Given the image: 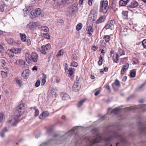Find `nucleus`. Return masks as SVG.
I'll list each match as a JSON object with an SVG mask.
<instances>
[{"label": "nucleus", "instance_id": "3", "mask_svg": "<svg viewBox=\"0 0 146 146\" xmlns=\"http://www.w3.org/2000/svg\"><path fill=\"white\" fill-rule=\"evenodd\" d=\"M112 135L109 137L106 138L105 139V141H109L111 139H113L114 138H119L121 142H125V140L124 137L118 133L113 132L112 133Z\"/></svg>", "mask_w": 146, "mask_h": 146}, {"label": "nucleus", "instance_id": "36", "mask_svg": "<svg viewBox=\"0 0 146 146\" xmlns=\"http://www.w3.org/2000/svg\"><path fill=\"white\" fill-rule=\"evenodd\" d=\"M82 24L81 23H80L78 24L76 27V29L77 30L79 31L82 28Z\"/></svg>", "mask_w": 146, "mask_h": 146}, {"label": "nucleus", "instance_id": "27", "mask_svg": "<svg viewBox=\"0 0 146 146\" xmlns=\"http://www.w3.org/2000/svg\"><path fill=\"white\" fill-rule=\"evenodd\" d=\"M31 56L28 53L26 54L25 56V58L26 60L28 62H29L31 60Z\"/></svg>", "mask_w": 146, "mask_h": 146}, {"label": "nucleus", "instance_id": "46", "mask_svg": "<svg viewBox=\"0 0 146 146\" xmlns=\"http://www.w3.org/2000/svg\"><path fill=\"white\" fill-rule=\"evenodd\" d=\"M1 74L3 77L5 78L7 77V73L6 72L2 71Z\"/></svg>", "mask_w": 146, "mask_h": 146}, {"label": "nucleus", "instance_id": "26", "mask_svg": "<svg viewBox=\"0 0 146 146\" xmlns=\"http://www.w3.org/2000/svg\"><path fill=\"white\" fill-rule=\"evenodd\" d=\"M7 131V130L6 127H5L1 132L0 135L2 137H3L5 136V133Z\"/></svg>", "mask_w": 146, "mask_h": 146}, {"label": "nucleus", "instance_id": "61", "mask_svg": "<svg viewBox=\"0 0 146 146\" xmlns=\"http://www.w3.org/2000/svg\"><path fill=\"white\" fill-rule=\"evenodd\" d=\"M93 0H88V4L90 6H91L92 4V1Z\"/></svg>", "mask_w": 146, "mask_h": 146}, {"label": "nucleus", "instance_id": "47", "mask_svg": "<svg viewBox=\"0 0 146 146\" xmlns=\"http://www.w3.org/2000/svg\"><path fill=\"white\" fill-rule=\"evenodd\" d=\"M78 65V63L76 62H72L71 63V64L70 65V66H71L75 67H76Z\"/></svg>", "mask_w": 146, "mask_h": 146}, {"label": "nucleus", "instance_id": "56", "mask_svg": "<svg viewBox=\"0 0 146 146\" xmlns=\"http://www.w3.org/2000/svg\"><path fill=\"white\" fill-rule=\"evenodd\" d=\"M111 26L110 24H108L105 26V28L106 29H108L110 28Z\"/></svg>", "mask_w": 146, "mask_h": 146}, {"label": "nucleus", "instance_id": "17", "mask_svg": "<svg viewBox=\"0 0 146 146\" xmlns=\"http://www.w3.org/2000/svg\"><path fill=\"white\" fill-rule=\"evenodd\" d=\"M60 96L63 100H67L70 98V96L67 94L62 92L60 94Z\"/></svg>", "mask_w": 146, "mask_h": 146}, {"label": "nucleus", "instance_id": "55", "mask_svg": "<svg viewBox=\"0 0 146 146\" xmlns=\"http://www.w3.org/2000/svg\"><path fill=\"white\" fill-rule=\"evenodd\" d=\"M3 51V47L2 45L0 44V52H2Z\"/></svg>", "mask_w": 146, "mask_h": 146}, {"label": "nucleus", "instance_id": "1", "mask_svg": "<svg viewBox=\"0 0 146 146\" xmlns=\"http://www.w3.org/2000/svg\"><path fill=\"white\" fill-rule=\"evenodd\" d=\"M78 128V127H74L72 129L70 130V131L68 132L64 135L60 137V135L55 134L54 135L53 139H50L46 142L42 143L41 145L40 146H44L47 145H54V144H56V145H58V144L61 143V142L59 141V140L57 141L54 140V139H59V140L63 139L65 137L68 135H71L74 133L76 130Z\"/></svg>", "mask_w": 146, "mask_h": 146}, {"label": "nucleus", "instance_id": "12", "mask_svg": "<svg viewBox=\"0 0 146 146\" xmlns=\"http://www.w3.org/2000/svg\"><path fill=\"white\" fill-rule=\"evenodd\" d=\"M32 8L31 7H26L23 9L24 14L25 16H27L29 14L31 13V11H32V9H31Z\"/></svg>", "mask_w": 146, "mask_h": 146}, {"label": "nucleus", "instance_id": "37", "mask_svg": "<svg viewBox=\"0 0 146 146\" xmlns=\"http://www.w3.org/2000/svg\"><path fill=\"white\" fill-rule=\"evenodd\" d=\"M43 36L47 39H49L50 38L49 34L48 33H43Z\"/></svg>", "mask_w": 146, "mask_h": 146}, {"label": "nucleus", "instance_id": "29", "mask_svg": "<svg viewBox=\"0 0 146 146\" xmlns=\"http://www.w3.org/2000/svg\"><path fill=\"white\" fill-rule=\"evenodd\" d=\"M21 37V40L23 41H25L26 40V36L25 34L20 33Z\"/></svg>", "mask_w": 146, "mask_h": 146}, {"label": "nucleus", "instance_id": "38", "mask_svg": "<svg viewBox=\"0 0 146 146\" xmlns=\"http://www.w3.org/2000/svg\"><path fill=\"white\" fill-rule=\"evenodd\" d=\"M50 45L49 44H48L46 45H43V48H46V50H48L50 48Z\"/></svg>", "mask_w": 146, "mask_h": 146}, {"label": "nucleus", "instance_id": "11", "mask_svg": "<svg viewBox=\"0 0 146 146\" xmlns=\"http://www.w3.org/2000/svg\"><path fill=\"white\" fill-rule=\"evenodd\" d=\"M80 88V84L78 82L74 83L72 86V90L75 92H78Z\"/></svg>", "mask_w": 146, "mask_h": 146}, {"label": "nucleus", "instance_id": "14", "mask_svg": "<svg viewBox=\"0 0 146 146\" xmlns=\"http://www.w3.org/2000/svg\"><path fill=\"white\" fill-rule=\"evenodd\" d=\"M119 110V108H116L112 110L111 108H109L108 109V113L115 114L117 113Z\"/></svg>", "mask_w": 146, "mask_h": 146}, {"label": "nucleus", "instance_id": "2", "mask_svg": "<svg viewBox=\"0 0 146 146\" xmlns=\"http://www.w3.org/2000/svg\"><path fill=\"white\" fill-rule=\"evenodd\" d=\"M96 138H91L88 136H86L82 137V139L84 140H88V142L92 145L99 142L102 139V137L101 136L97 133Z\"/></svg>", "mask_w": 146, "mask_h": 146}, {"label": "nucleus", "instance_id": "54", "mask_svg": "<svg viewBox=\"0 0 146 146\" xmlns=\"http://www.w3.org/2000/svg\"><path fill=\"white\" fill-rule=\"evenodd\" d=\"M46 82V80L44 79H42L41 82V85H44L45 84Z\"/></svg>", "mask_w": 146, "mask_h": 146}, {"label": "nucleus", "instance_id": "24", "mask_svg": "<svg viewBox=\"0 0 146 146\" xmlns=\"http://www.w3.org/2000/svg\"><path fill=\"white\" fill-rule=\"evenodd\" d=\"M128 12L127 11H124L122 12V17L125 19H128Z\"/></svg>", "mask_w": 146, "mask_h": 146}, {"label": "nucleus", "instance_id": "31", "mask_svg": "<svg viewBox=\"0 0 146 146\" xmlns=\"http://www.w3.org/2000/svg\"><path fill=\"white\" fill-rule=\"evenodd\" d=\"M35 110V117L38 116L39 114V110L36 108V107H34L33 108Z\"/></svg>", "mask_w": 146, "mask_h": 146}, {"label": "nucleus", "instance_id": "20", "mask_svg": "<svg viewBox=\"0 0 146 146\" xmlns=\"http://www.w3.org/2000/svg\"><path fill=\"white\" fill-rule=\"evenodd\" d=\"M48 115L49 113L48 111H46L45 112H43L39 116V118L40 119H42L44 117H45L48 116Z\"/></svg>", "mask_w": 146, "mask_h": 146}, {"label": "nucleus", "instance_id": "22", "mask_svg": "<svg viewBox=\"0 0 146 146\" xmlns=\"http://www.w3.org/2000/svg\"><path fill=\"white\" fill-rule=\"evenodd\" d=\"M87 30L88 31V34L90 36L92 35V34L91 33L93 32H94V30L92 29V27L90 26H89L87 27Z\"/></svg>", "mask_w": 146, "mask_h": 146}, {"label": "nucleus", "instance_id": "5", "mask_svg": "<svg viewBox=\"0 0 146 146\" xmlns=\"http://www.w3.org/2000/svg\"><path fill=\"white\" fill-rule=\"evenodd\" d=\"M97 18V13L94 10L91 11L90 14L89 16L88 19V22L93 23Z\"/></svg>", "mask_w": 146, "mask_h": 146}, {"label": "nucleus", "instance_id": "15", "mask_svg": "<svg viewBox=\"0 0 146 146\" xmlns=\"http://www.w3.org/2000/svg\"><path fill=\"white\" fill-rule=\"evenodd\" d=\"M10 123L13 126H15L18 122V119L17 118H13L9 120Z\"/></svg>", "mask_w": 146, "mask_h": 146}, {"label": "nucleus", "instance_id": "57", "mask_svg": "<svg viewBox=\"0 0 146 146\" xmlns=\"http://www.w3.org/2000/svg\"><path fill=\"white\" fill-rule=\"evenodd\" d=\"M27 44L28 45H29L31 44V42L30 40L28 39L27 41Z\"/></svg>", "mask_w": 146, "mask_h": 146}, {"label": "nucleus", "instance_id": "10", "mask_svg": "<svg viewBox=\"0 0 146 146\" xmlns=\"http://www.w3.org/2000/svg\"><path fill=\"white\" fill-rule=\"evenodd\" d=\"M31 60H32L33 62H36L37 61L38 58V56L37 54L35 52H33L31 56Z\"/></svg>", "mask_w": 146, "mask_h": 146}, {"label": "nucleus", "instance_id": "19", "mask_svg": "<svg viewBox=\"0 0 146 146\" xmlns=\"http://www.w3.org/2000/svg\"><path fill=\"white\" fill-rule=\"evenodd\" d=\"M138 3L135 1H133L131 2L129 6L130 7L135 8L137 7L138 5Z\"/></svg>", "mask_w": 146, "mask_h": 146}, {"label": "nucleus", "instance_id": "16", "mask_svg": "<svg viewBox=\"0 0 146 146\" xmlns=\"http://www.w3.org/2000/svg\"><path fill=\"white\" fill-rule=\"evenodd\" d=\"M129 66V64L128 63L126 64L123 66L121 71V74H124L126 70L127 69Z\"/></svg>", "mask_w": 146, "mask_h": 146}, {"label": "nucleus", "instance_id": "30", "mask_svg": "<svg viewBox=\"0 0 146 146\" xmlns=\"http://www.w3.org/2000/svg\"><path fill=\"white\" fill-rule=\"evenodd\" d=\"M56 89H53L52 90L51 95H52V98H54L56 97Z\"/></svg>", "mask_w": 146, "mask_h": 146}, {"label": "nucleus", "instance_id": "21", "mask_svg": "<svg viewBox=\"0 0 146 146\" xmlns=\"http://www.w3.org/2000/svg\"><path fill=\"white\" fill-rule=\"evenodd\" d=\"M129 1V0H127L126 1L123 0H121L119 1V5L121 6H124L126 5L127 3H128Z\"/></svg>", "mask_w": 146, "mask_h": 146}, {"label": "nucleus", "instance_id": "9", "mask_svg": "<svg viewBox=\"0 0 146 146\" xmlns=\"http://www.w3.org/2000/svg\"><path fill=\"white\" fill-rule=\"evenodd\" d=\"M77 7L76 4H73L70 7L69 11V14L71 15H72L76 12Z\"/></svg>", "mask_w": 146, "mask_h": 146}, {"label": "nucleus", "instance_id": "41", "mask_svg": "<svg viewBox=\"0 0 146 146\" xmlns=\"http://www.w3.org/2000/svg\"><path fill=\"white\" fill-rule=\"evenodd\" d=\"M130 76L132 77H134L135 76V72L134 70L131 71Z\"/></svg>", "mask_w": 146, "mask_h": 146}, {"label": "nucleus", "instance_id": "53", "mask_svg": "<svg viewBox=\"0 0 146 146\" xmlns=\"http://www.w3.org/2000/svg\"><path fill=\"white\" fill-rule=\"evenodd\" d=\"M41 52L43 54H46V52L45 51V50L43 49H41L40 50Z\"/></svg>", "mask_w": 146, "mask_h": 146}, {"label": "nucleus", "instance_id": "6", "mask_svg": "<svg viewBox=\"0 0 146 146\" xmlns=\"http://www.w3.org/2000/svg\"><path fill=\"white\" fill-rule=\"evenodd\" d=\"M100 9L101 11L104 14L106 13L109 9V7H108V1L107 0L104 1H102L100 2Z\"/></svg>", "mask_w": 146, "mask_h": 146}, {"label": "nucleus", "instance_id": "28", "mask_svg": "<svg viewBox=\"0 0 146 146\" xmlns=\"http://www.w3.org/2000/svg\"><path fill=\"white\" fill-rule=\"evenodd\" d=\"M118 53L117 54L119 56L125 54V53L124 51L120 48H119L118 49Z\"/></svg>", "mask_w": 146, "mask_h": 146}, {"label": "nucleus", "instance_id": "13", "mask_svg": "<svg viewBox=\"0 0 146 146\" xmlns=\"http://www.w3.org/2000/svg\"><path fill=\"white\" fill-rule=\"evenodd\" d=\"M21 48H14L8 50L7 51V53L9 52H11L15 54H18L20 53L21 51Z\"/></svg>", "mask_w": 146, "mask_h": 146}, {"label": "nucleus", "instance_id": "48", "mask_svg": "<svg viewBox=\"0 0 146 146\" xmlns=\"http://www.w3.org/2000/svg\"><path fill=\"white\" fill-rule=\"evenodd\" d=\"M40 80H38L35 84V86L37 87H38L40 85Z\"/></svg>", "mask_w": 146, "mask_h": 146}, {"label": "nucleus", "instance_id": "51", "mask_svg": "<svg viewBox=\"0 0 146 146\" xmlns=\"http://www.w3.org/2000/svg\"><path fill=\"white\" fill-rule=\"evenodd\" d=\"M4 117L3 114L2 113H0V122L3 120Z\"/></svg>", "mask_w": 146, "mask_h": 146}, {"label": "nucleus", "instance_id": "59", "mask_svg": "<svg viewBox=\"0 0 146 146\" xmlns=\"http://www.w3.org/2000/svg\"><path fill=\"white\" fill-rule=\"evenodd\" d=\"M139 108V106H133L132 107H131V109H137L138 108Z\"/></svg>", "mask_w": 146, "mask_h": 146}, {"label": "nucleus", "instance_id": "62", "mask_svg": "<svg viewBox=\"0 0 146 146\" xmlns=\"http://www.w3.org/2000/svg\"><path fill=\"white\" fill-rule=\"evenodd\" d=\"M114 52L113 50H111L110 52V54L111 56H112V55L113 54V57L114 55Z\"/></svg>", "mask_w": 146, "mask_h": 146}, {"label": "nucleus", "instance_id": "45", "mask_svg": "<svg viewBox=\"0 0 146 146\" xmlns=\"http://www.w3.org/2000/svg\"><path fill=\"white\" fill-rule=\"evenodd\" d=\"M16 81L17 84L19 86H21L22 85V82L20 79H17Z\"/></svg>", "mask_w": 146, "mask_h": 146}, {"label": "nucleus", "instance_id": "35", "mask_svg": "<svg viewBox=\"0 0 146 146\" xmlns=\"http://www.w3.org/2000/svg\"><path fill=\"white\" fill-rule=\"evenodd\" d=\"M119 56H120L119 55H118L117 54L116 57V60L114 59L113 57L112 59L113 62H114L116 63H117V61L119 60Z\"/></svg>", "mask_w": 146, "mask_h": 146}, {"label": "nucleus", "instance_id": "23", "mask_svg": "<svg viewBox=\"0 0 146 146\" xmlns=\"http://www.w3.org/2000/svg\"><path fill=\"white\" fill-rule=\"evenodd\" d=\"M128 31L129 30L128 29L123 28L121 29V31L124 35H126L127 34Z\"/></svg>", "mask_w": 146, "mask_h": 146}, {"label": "nucleus", "instance_id": "44", "mask_svg": "<svg viewBox=\"0 0 146 146\" xmlns=\"http://www.w3.org/2000/svg\"><path fill=\"white\" fill-rule=\"evenodd\" d=\"M63 50H60L58 52L57 54V56H60L62 55H63Z\"/></svg>", "mask_w": 146, "mask_h": 146}, {"label": "nucleus", "instance_id": "32", "mask_svg": "<svg viewBox=\"0 0 146 146\" xmlns=\"http://www.w3.org/2000/svg\"><path fill=\"white\" fill-rule=\"evenodd\" d=\"M104 39L106 42H109L110 40V37L109 35H106L104 37Z\"/></svg>", "mask_w": 146, "mask_h": 146}, {"label": "nucleus", "instance_id": "8", "mask_svg": "<svg viewBox=\"0 0 146 146\" xmlns=\"http://www.w3.org/2000/svg\"><path fill=\"white\" fill-rule=\"evenodd\" d=\"M39 25V23H38L31 22L26 25V28L28 30H33Z\"/></svg>", "mask_w": 146, "mask_h": 146}, {"label": "nucleus", "instance_id": "18", "mask_svg": "<svg viewBox=\"0 0 146 146\" xmlns=\"http://www.w3.org/2000/svg\"><path fill=\"white\" fill-rule=\"evenodd\" d=\"M29 70L28 69L25 70L23 72L22 74V76L23 77L26 78L29 76Z\"/></svg>", "mask_w": 146, "mask_h": 146}, {"label": "nucleus", "instance_id": "43", "mask_svg": "<svg viewBox=\"0 0 146 146\" xmlns=\"http://www.w3.org/2000/svg\"><path fill=\"white\" fill-rule=\"evenodd\" d=\"M0 63H1V65L2 67H4L5 64V61L3 59H1L0 60Z\"/></svg>", "mask_w": 146, "mask_h": 146}, {"label": "nucleus", "instance_id": "33", "mask_svg": "<svg viewBox=\"0 0 146 146\" xmlns=\"http://www.w3.org/2000/svg\"><path fill=\"white\" fill-rule=\"evenodd\" d=\"M86 100L83 99L80 101L78 104V106L79 107H80L83 104V103L85 102Z\"/></svg>", "mask_w": 146, "mask_h": 146}, {"label": "nucleus", "instance_id": "58", "mask_svg": "<svg viewBox=\"0 0 146 146\" xmlns=\"http://www.w3.org/2000/svg\"><path fill=\"white\" fill-rule=\"evenodd\" d=\"M115 21L114 20H111L110 22V24L111 25V26L115 24Z\"/></svg>", "mask_w": 146, "mask_h": 146}, {"label": "nucleus", "instance_id": "39", "mask_svg": "<svg viewBox=\"0 0 146 146\" xmlns=\"http://www.w3.org/2000/svg\"><path fill=\"white\" fill-rule=\"evenodd\" d=\"M102 62L103 57L101 56L99 58V60L98 62V65L100 66L102 65Z\"/></svg>", "mask_w": 146, "mask_h": 146}, {"label": "nucleus", "instance_id": "34", "mask_svg": "<svg viewBox=\"0 0 146 146\" xmlns=\"http://www.w3.org/2000/svg\"><path fill=\"white\" fill-rule=\"evenodd\" d=\"M42 29L46 32H48L49 31V29L46 26H42L41 27Z\"/></svg>", "mask_w": 146, "mask_h": 146}, {"label": "nucleus", "instance_id": "4", "mask_svg": "<svg viewBox=\"0 0 146 146\" xmlns=\"http://www.w3.org/2000/svg\"><path fill=\"white\" fill-rule=\"evenodd\" d=\"M25 104H21L18 106L15 113L16 115L18 116L21 115L25 111Z\"/></svg>", "mask_w": 146, "mask_h": 146}, {"label": "nucleus", "instance_id": "52", "mask_svg": "<svg viewBox=\"0 0 146 146\" xmlns=\"http://www.w3.org/2000/svg\"><path fill=\"white\" fill-rule=\"evenodd\" d=\"M114 83L117 86H119L120 85V82L117 80H116Z\"/></svg>", "mask_w": 146, "mask_h": 146}, {"label": "nucleus", "instance_id": "25", "mask_svg": "<svg viewBox=\"0 0 146 146\" xmlns=\"http://www.w3.org/2000/svg\"><path fill=\"white\" fill-rule=\"evenodd\" d=\"M15 63L17 65H22L24 64L25 62L22 59H19L17 60Z\"/></svg>", "mask_w": 146, "mask_h": 146}, {"label": "nucleus", "instance_id": "40", "mask_svg": "<svg viewBox=\"0 0 146 146\" xmlns=\"http://www.w3.org/2000/svg\"><path fill=\"white\" fill-rule=\"evenodd\" d=\"M67 70H68L67 72H68V73L70 75L72 76V75L73 72L72 68H70L68 69H67Z\"/></svg>", "mask_w": 146, "mask_h": 146}, {"label": "nucleus", "instance_id": "50", "mask_svg": "<svg viewBox=\"0 0 146 146\" xmlns=\"http://www.w3.org/2000/svg\"><path fill=\"white\" fill-rule=\"evenodd\" d=\"M140 129L142 131L144 132L146 130V127L142 125L141 127L140 128Z\"/></svg>", "mask_w": 146, "mask_h": 146}, {"label": "nucleus", "instance_id": "42", "mask_svg": "<svg viewBox=\"0 0 146 146\" xmlns=\"http://www.w3.org/2000/svg\"><path fill=\"white\" fill-rule=\"evenodd\" d=\"M104 21V18L102 17H100L98 20L97 21L98 23H101Z\"/></svg>", "mask_w": 146, "mask_h": 146}, {"label": "nucleus", "instance_id": "7", "mask_svg": "<svg viewBox=\"0 0 146 146\" xmlns=\"http://www.w3.org/2000/svg\"><path fill=\"white\" fill-rule=\"evenodd\" d=\"M41 13V10L39 8H37L35 10H32L31 13L30 14V17L32 19L40 15Z\"/></svg>", "mask_w": 146, "mask_h": 146}, {"label": "nucleus", "instance_id": "60", "mask_svg": "<svg viewBox=\"0 0 146 146\" xmlns=\"http://www.w3.org/2000/svg\"><path fill=\"white\" fill-rule=\"evenodd\" d=\"M100 90L97 91L95 93L94 95L95 96H97L100 93Z\"/></svg>", "mask_w": 146, "mask_h": 146}, {"label": "nucleus", "instance_id": "63", "mask_svg": "<svg viewBox=\"0 0 146 146\" xmlns=\"http://www.w3.org/2000/svg\"><path fill=\"white\" fill-rule=\"evenodd\" d=\"M58 22L59 23H62L64 22V21L62 19H59L58 21Z\"/></svg>", "mask_w": 146, "mask_h": 146}, {"label": "nucleus", "instance_id": "64", "mask_svg": "<svg viewBox=\"0 0 146 146\" xmlns=\"http://www.w3.org/2000/svg\"><path fill=\"white\" fill-rule=\"evenodd\" d=\"M84 0H79V4L80 5H82L83 2V1Z\"/></svg>", "mask_w": 146, "mask_h": 146}, {"label": "nucleus", "instance_id": "49", "mask_svg": "<svg viewBox=\"0 0 146 146\" xmlns=\"http://www.w3.org/2000/svg\"><path fill=\"white\" fill-rule=\"evenodd\" d=\"M142 44L145 48H146V39H144L142 41Z\"/></svg>", "mask_w": 146, "mask_h": 146}]
</instances>
